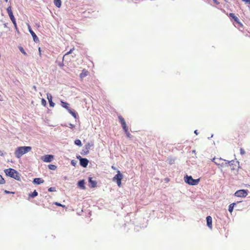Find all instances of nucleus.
I'll return each mask as SVG.
<instances>
[{
  "mask_svg": "<svg viewBox=\"0 0 250 250\" xmlns=\"http://www.w3.org/2000/svg\"><path fill=\"white\" fill-rule=\"evenodd\" d=\"M112 168L114 170H115L116 169V167H114V166H112Z\"/></svg>",
  "mask_w": 250,
  "mask_h": 250,
  "instance_id": "nucleus-42",
  "label": "nucleus"
},
{
  "mask_svg": "<svg viewBox=\"0 0 250 250\" xmlns=\"http://www.w3.org/2000/svg\"><path fill=\"white\" fill-rule=\"evenodd\" d=\"M0 155L3 156V153L2 151H1L0 150Z\"/></svg>",
  "mask_w": 250,
  "mask_h": 250,
  "instance_id": "nucleus-39",
  "label": "nucleus"
},
{
  "mask_svg": "<svg viewBox=\"0 0 250 250\" xmlns=\"http://www.w3.org/2000/svg\"><path fill=\"white\" fill-rule=\"evenodd\" d=\"M83 150H84V151H86V149H85V148L84 149H83Z\"/></svg>",
  "mask_w": 250,
  "mask_h": 250,
  "instance_id": "nucleus-45",
  "label": "nucleus"
},
{
  "mask_svg": "<svg viewBox=\"0 0 250 250\" xmlns=\"http://www.w3.org/2000/svg\"><path fill=\"white\" fill-rule=\"evenodd\" d=\"M6 2H7L8 1V0H4Z\"/></svg>",
  "mask_w": 250,
  "mask_h": 250,
  "instance_id": "nucleus-46",
  "label": "nucleus"
},
{
  "mask_svg": "<svg viewBox=\"0 0 250 250\" xmlns=\"http://www.w3.org/2000/svg\"><path fill=\"white\" fill-rule=\"evenodd\" d=\"M207 224L208 227L210 229H212V218L210 216L207 217Z\"/></svg>",
  "mask_w": 250,
  "mask_h": 250,
  "instance_id": "nucleus-16",
  "label": "nucleus"
},
{
  "mask_svg": "<svg viewBox=\"0 0 250 250\" xmlns=\"http://www.w3.org/2000/svg\"><path fill=\"white\" fill-rule=\"evenodd\" d=\"M93 146V143H88L85 146V149H86V151H84V150H82L81 154L82 155H86L89 153V150L90 148Z\"/></svg>",
  "mask_w": 250,
  "mask_h": 250,
  "instance_id": "nucleus-11",
  "label": "nucleus"
},
{
  "mask_svg": "<svg viewBox=\"0 0 250 250\" xmlns=\"http://www.w3.org/2000/svg\"><path fill=\"white\" fill-rule=\"evenodd\" d=\"M235 205V203H232L230 204L229 206V211L231 213L233 211L234 206Z\"/></svg>",
  "mask_w": 250,
  "mask_h": 250,
  "instance_id": "nucleus-20",
  "label": "nucleus"
},
{
  "mask_svg": "<svg viewBox=\"0 0 250 250\" xmlns=\"http://www.w3.org/2000/svg\"><path fill=\"white\" fill-rule=\"evenodd\" d=\"M214 3L216 4H219V2L217 1V0H213Z\"/></svg>",
  "mask_w": 250,
  "mask_h": 250,
  "instance_id": "nucleus-35",
  "label": "nucleus"
},
{
  "mask_svg": "<svg viewBox=\"0 0 250 250\" xmlns=\"http://www.w3.org/2000/svg\"><path fill=\"white\" fill-rule=\"evenodd\" d=\"M244 1H245L246 2H249L250 1V0H242Z\"/></svg>",
  "mask_w": 250,
  "mask_h": 250,
  "instance_id": "nucleus-40",
  "label": "nucleus"
},
{
  "mask_svg": "<svg viewBox=\"0 0 250 250\" xmlns=\"http://www.w3.org/2000/svg\"><path fill=\"white\" fill-rule=\"evenodd\" d=\"M69 113H70L74 118H76L77 114L73 111L72 110L70 109L68 111Z\"/></svg>",
  "mask_w": 250,
  "mask_h": 250,
  "instance_id": "nucleus-27",
  "label": "nucleus"
},
{
  "mask_svg": "<svg viewBox=\"0 0 250 250\" xmlns=\"http://www.w3.org/2000/svg\"><path fill=\"white\" fill-rule=\"evenodd\" d=\"M55 190V189L54 188L51 187V188H48V191H50V192L54 191Z\"/></svg>",
  "mask_w": 250,
  "mask_h": 250,
  "instance_id": "nucleus-34",
  "label": "nucleus"
},
{
  "mask_svg": "<svg viewBox=\"0 0 250 250\" xmlns=\"http://www.w3.org/2000/svg\"><path fill=\"white\" fill-rule=\"evenodd\" d=\"M54 3L57 7H60L62 3L61 0H54Z\"/></svg>",
  "mask_w": 250,
  "mask_h": 250,
  "instance_id": "nucleus-21",
  "label": "nucleus"
},
{
  "mask_svg": "<svg viewBox=\"0 0 250 250\" xmlns=\"http://www.w3.org/2000/svg\"><path fill=\"white\" fill-rule=\"evenodd\" d=\"M240 153L241 155H244L245 154V151L243 148H241L240 149Z\"/></svg>",
  "mask_w": 250,
  "mask_h": 250,
  "instance_id": "nucleus-31",
  "label": "nucleus"
},
{
  "mask_svg": "<svg viewBox=\"0 0 250 250\" xmlns=\"http://www.w3.org/2000/svg\"><path fill=\"white\" fill-rule=\"evenodd\" d=\"M4 192L6 193H11L10 191H7V190H5Z\"/></svg>",
  "mask_w": 250,
  "mask_h": 250,
  "instance_id": "nucleus-41",
  "label": "nucleus"
},
{
  "mask_svg": "<svg viewBox=\"0 0 250 250\" xmlns=\"http://www.w3.org/2000/svg\"><path fill=\"white\" fill-rule=\"evenodd\" d=\"M20 50L21 51V53H22L24 55H26L27 54L24 50L23 48L21 47L20 48Z\"/></svg>",
  "mask_w": 250,
  "mask_h": 250,
  "instance_id": "nucleus-30",
  "label": "nucleus"
},
{
  "mask_svg": "<svg viewBox=\"0 0 250 250\" xmlns=\"http://www.w3.org/2000/svg\"><path fill=\"white\" fill-rule=\"evenodd\" d=\"M194 133H195L196 134H197H197H198V133H197V130H195V131H194Z\"/></svg>",
  "mask_w": 250,
  "mask_h": 250,
  "instance_id": "nucleus-44",
  "label": "nucleus"
},
{
  "mask_svg": "<svg viewBox=\"0 0 250 250\" xmlns=\"http://www.w3.org/2000/svg\"><path fill=\"white\" fill-rule=\"evenodd\" d=\"M71 164H72L73 166H75V165H76V162H75L74 160H72V161H71Z\"/></svg>",
  "mask_w": 250,
  "mask_h": 250,
  "instance_id": "nucleus-36",
  "label": "nucleus"
},
{
  "mask_svg": "<svg viewBox=\"0 0 250 250\" xmlns=\"http://www.w3.org/2000/svg\"><path fill=\"white\" fill-rule=\"evenodd\" d=\"M41 103H42V105L44 106H46V101L44 99H42Z\"/></svg>",
  "mask_w": 250,
  "mask_h": 250,
  "instance_id": "nucleus-29",
  "label": "nucleus"
},
{
  "mask_svg": "<svg viewBox=\"0 0 250 250\" xmlns=\"http://www.w3.org/2000/svg\"><path fill=\"white\" fill-rule=\"evenodd\" d=\"M5 181L2 177L0 175V184H4Z\"/></svg>",
  "mask_w": 250,
  "mask_h": 250,
  "instance_id": "nucleus-28",
  "label": "nucleus"
},
{
  "mask_svg": "<svg viewBox=\"0 0 250 250\" xmlns=\"http://www.w3.org/2000/svg\"><path fill=\"white\" fill-rule=\"evenodd\" d=\"M77 158L80 160L81 166L84 167H86L88 164V160L86 158H83L80 156H77Z\"/></svg>",
  "mask_w": 250,
  "mask_h": 250,
  "instance_id": "nucleus-8",
  "label": "nucleus"
},
{
  "mask_svg": "<svg viewBox=\"0 0 250 250\" xmlns=\"http://www.w3.org/2000/svg\"><path fill=\"white\" fill-rule=\"evenodd\" d=\"M10 18L11 21L14 24L15 28H17V24H16V20L15 19V17H10Z\"/></svg>",
  "mask_w": 250,
  "mask_h": 250,
  "instance_id": "nucleus-23",
  "label": "nucleus"
},
{
  "mask_svg": "<svg viewBox=\"0 0 250 250\" xmlns=\"http://www.w3.org/2000/svg\"><path fill=\"white\" fill-rule=\"evenodd\" d=\"M39 51L40 55L41 56V49L40 47L39 48Z\"/></svg>",
  "mask_w": 250,
  "mask_h": 250,
  "instance_id": "nucleus-37",
  "label": "nucleus"
},
{
  "mask_svg": "<svg viewBox=\"0 0 250 250\" xmlns=\"http://www.w3.org/2000/svg\"><path fill=\"white\" fill-rule=\"evenodd\" d=\"M28 28H29V31L30 33V34H31L34 41L36 42H39V39L38 38V37L36 36V34L32 30V29H31V28L29 26L28 27Z\"/></svg>",
  "mask_w": 250,
  "mask_h": 250,
  "instance_id": "nucleus-12",
  "label": "nucleus"
},
{
  "mask_svg": "<svg viewBox=\"0 0 250 250\" xmlns=\"http://www.w3.org/2000/svg\"><path fill=\"white\" fill-rule=\"evenodd\" d=\"M123 178V174L120 172L119 170L117 171V174L115 175V176L113 178V181L114 182H116L117 185L119 187H121V181Z\"/></svg>",
  "mask_w": 250,
  "mask_h": 250,
  "instance_id": "nucleus-6",
  "label": "nucleus"
},
{
  "mask_svg": "<svg viewBox=\"0 0 250 250\" xmlns=\"http://www.w3.org/2000/svg\"><path fill=\"white\" fill-rule=\"evenodd\" d=\"M229 16H234V14H233V13H230Z\"/></svg>",
  "mask_w": 250,
  "mask_h": 250,
  "instance_id": "nucleus-43",
  "label": "nucleus"
},
{
  "mask_svg": "<svg viewBox=\"0 0 250 250\" xmlns=\"http://www.w3.org/2000/svg\"><path fill=\"white\" fill-rule=\"evenodd\" d=\"M234 195L239 197H245L248 195V193L247 190L245 189H240L236 191Z\"/></svg>",
  "mask_w": 250,
  "mask_h": 250,
  "instance_id": "nucleus-7",
  "label": "nucleus"
},
{
  "mask_svg": "<svg viewBox=\"0 0 250 250\" xmlns=\"http://www.w3.org/2000/svg\"><path fill=\"white\" fill-rule=\"evenodd\" d=\"M31 146H20L17 148L15 150V154L17 158H20L23 154L31 150Z\"/></svg>",
  "mask_w": 250,
  "mask_h": 250,
  "instance_id": "nucleus-1",
  "label": "nucleus"
},
{
  "mask_svg": "<svg viewBox=\"0 0 250 250\" xmlns=\"http://www.w3.org/2000/svg\"><path fill=\"white\" fill-rule=\"evenodd\" d=\"M74 50V48H73L72 49H70V50L69 52H67V53L65 54V55H64V56L67 55H68V54H69L73 52V51Z\"/></svg>",
  "mask_w": 250,
  "mask_h": 250,
  "instance_id": "nucleus-33",
  "label": "nucleus"
},
{
  "mask_svg": "<svg viewBox=\"0 0 250 250\" xmlns=\"http://www.w3.org/2000/svg\"><path fill=\"white\" fill-rule=\"evenodd\" d=\"M4 172L6 175L11 177L15 180L20 181V176L19 173L14 169L9 168L4 170Z\"/></svg>",
  "mask_w": 250,
  "mask_h": 250,
  "instance_id": "nucleus-2",
  "label": "nucleus"
},
{
  "mask_svg": "<svg viewBox=\"0 0 250 250\" xmlns=\"http://www.w3.org/2000/svg\"><path fill=\"white\" fill-rule=\"evenodd\" d=\"M54 158L52 155H45L41 158V159L44 162H50Z\"/></svg>",
  "mask_w": 250,
  "mask_h": 250,
  "instance_id": "nucleus-10",
  "label": "nucleus"
},
{
  "mask_svg": "<svg viewBox=\"0 0 250 250\" xmlns=\"http://www.w3.org/2000/svg\"><path fill=\"white\" fill-rule=\"evenodd\" d=\"M231 21H233V24L235 27L238 28L242 26V24L239 21L237 17H231Z\"/></svg>",
  "mask_w": 250,
  "mask_h": 250,
  "instance_id": "nucleus-9",
  "label": "nucleus"
},
{
  "mask_svg": "<svg viewBox=\"0 0 250 250\" xmlns=\"http://www.w3.org/2000/svg\"><path fill=\"white\" fill-rule=\"evenodd\" d=\"M89 183V187L91 188H95L97 186V182L95 181H93L91 177H89L88 179Z\"/></svg>",
  "mask_w": 250,
  "mask_h": 250,
  "instance_id": "nucleus-13",
  "label": "nucleus"
},
{
  "mask_svg": "<svg viewBox=\"0 0 250 250\" xmlns=\"http://www.w3.org/2000/svg\"><path fill=\"white\" fill-rule=\"evenodd\" d=\"M47 98L48 100V102L49 103L50 106L51 107H54L55 106V103H54L52 102V95L48 93L47 94Z\"/></svg>",
  "mask_w": 250,
  "mask_h": 250,
  "instance_id": "nucleus-15",
  "label": "nucleus"
},
{
  "mask_svg": "<svg viewBox=\"0 0 250 250\" xmlns=\"http://www.w3.org/2000/svg\"><path fill=\"white\" fill-rule=\"evenodd\" d=\"M69 125H70V127L71 128H72L74 127V125H72V124H71Z\"/></svg>",
  "mask_w": 250,
  "mask_h": 250,
  "instance_id": "nucleus-38",
  "label": "nucleus"
},
{
  "mask_svg": "<svg viewBox=\"0 0 250 250\" xmlns=\"http://www.w3.org/2000/svg\"><path fill=\"white\" fill-rule=\"evenodd\" d=\"M75 144L78 146H82V144L80 140L77 139L75 141Z\"/></svg>",
  "mask_w": 250,
  "mask_h": 250,
  "instance_id": "nucleus-24",
  "label": "nucleus"
},
{
  "mask_svg": "<svg viewBox=\"0 0 250 250\" xmlns=\"http://www.w3.org/2000/svg\"><path fill=\"white\" fill-rule=\"evenodd\" d=\"M118 119L119 120L120 123L122 125V126L124 130L126 136L130 138L131 134H130L129 131H128V127L127 126L125 121L124 118L121 115L118 116Z\"/></svg>",
  "mask_w": 250,
  "mask_h": 250,
  "instance_id": "nucleus-3",
  "label": "nucleus"
},
{
  "mask_svg": "<svg viewBox=\"0 0 250 250\" xmlns=\"http://www.w3.org/2000/svg\"><path fill=\"white\" fill-rule=\"evenodd\" d=\"M55 204L58 206H60V207H65V206L64 205H62L61 204L58 203V202H55Z\"/></svg>",
  "mask_w": 250,
  "mask_h": 250,
  "instance_id": "nucleus-32",
  "label": "nucleus"
},
{
  "mask_svg": "<svg viewBox=\"0 0 250 250\" xmlns=\"http://www.w3.org/2000/svg\"><path fill=\"white\" fill-rule=\"evenodd\" d=\"M185 181L190 185H197L198 184L200 179H193L191 176L186 175L184 177Z\"/></svg>",
  "mask_w": 250,
  "mask_h": 250,
  "instance_id": "nucleus-4",
  "label": "nucleus"
},
{
  "mask_svg": "<svg viewBox=\"0 0 250 250\" xmlns=\"http://www.w3.org/2000/svg\"><path fill=\"white\" fill-rule=\"evenodd\" d=\"M33 182L35 184L39 185L44 182V180L40 178H36L34 179Z\"/></svg>",
  "mask_w": 250,
  "mask_h": 250,
  "instance_id": "nucleus-19",
  "label": "nucleus"
},
{
  "mask_svg": "<svg viewBox=\"0 0 250 250\" xmlns=\"http://www.w3.org/2000/svg\"><path fill=\"white\" fill-rule=\"evenodd\" d=\"M8 16H13L12 9L10 7H9L7 9Z\"/></svg>",
  "mask_w": 250,
  "mask_h": 250,
  "instance_id": "nucleus-26",
  "label": "nucleus"
},
{
  "mask_svg": "<svg viewBox=\"0 0 250 250\" xmlns=\"http://www.w3.org/2000/svg\"><path fill=\"white\" fill-rule=\"evenodd\" d=\"M88 74V71L84 69L82 70L81 73L80 74V77L81 79H83V78L87 76Z\"/></svg>",
  "mask_w": 250,
  "mask_h": 250,
  "instance_id": "nucleus-14",
  "label": "nucleus"
},
{
  "mask_svg": "<svg viewBox=\"0 0 250 250\" xmlns=\"http://www.w3.org/2000/svg\"><path fill=\"white\" fill-rule=\"evenodd\" d=\"M38 195V192L35 190L32 193L29 194L30 197L34 198Z\"/></svg>",
  "mask_w": 250,
  "mask_h": 250,
  "instance_id": "nucleus-22",
  "label": "nucleus"
},
{
  "mask_svg": "<svg viewBox=\"0 0 250 250\" xmlns=\"http://www.w3.org/2000/svg\"><path fill=\"white\" fill-rule=\"evenodd\" d=\"M61 105L63 108L66 109L68 111L70 109L69 108V104L68 103H67L66 102H64L62 101H61Z\"/></svg>",
  "mask_w": 250,
  "mask_h": 250,
  "instance_id": "nucleus-18",
  "label": "nucleus"
},
{
  "mask_svg": "<svg viewBox=\"0 0 250 250\" xmlns=\"http://www.w3.org/2000/svg\"><path fill=\"white\" fill-rule=\"evenodd\" d=\"M48 168L51 170H55L57 168V167L55 165H48Z\"/></svg>",
  "mask_w": 250,
  "mask_h": 250,
  "instance_id": "nucleus-25",
  "label": "nucleus"
},
{
  "mask_svg": "<svg viewBox=\"0 0 250 250\" xmlns=\"http://www.w3.org/2000/svg\"><path fill=\"white\" fill-rule=\"evenodd\" d=\"M212 161L218 167H223L229 163V161H227L221 158H214L212 159Z\"/></svg>",
  "mask_w": 250,
  "mask_h": 250,
  "instance_id": "nucleus-5",
  "label": "nucleus"
},
{
  "mask_svg": "<svg viewBox=\"0 0 250 250\" xmlns=\"http://www.w3.org/2000/svg\"><path fill=\"white\" fill-rule=\"evenodd\" d=\"M78 187L83 189H85V182L84 180H80L78 183Z\"/></svg>",
  "mask_w": 250,
  "mask_h": 250,
  "instance_id": "nucleus-17",
  "label": "nucleus"
}]
</instances>
